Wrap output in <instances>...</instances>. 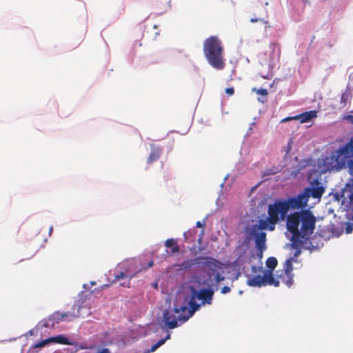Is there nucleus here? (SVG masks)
<instances>
[{
    "label": "nucleus",
    "instance_id": "obj_1",
    "mask_svg": "<svg viewBox=\"0 0 353 353\" xmlns=\"http://www.w3.org/2000/svg\"><path fill=\"white\" fill-rule=\"evenodd\" d=\"M316 221V217L309 210L295 212L288 215L286 228L292 234V243L290 246L292 249H295L292 256L294 262H296L295 258L301 254L297 242L302 244L310 239L315 229Z\"/></svg>",
    "mask_w": 353,
    "mask_h": 353
},
{
    "label": "nucleus",
    "instance_id": "obj_2",
    "mask_svg": "<svg viewBox=\"0 0 353 353\" xmlns=\"http://www.w3.org/2000/svg\"><path fill=\"white\" fill-rule=\"evenodd\" d=\"M203 53L208 63L216 70H223L225 63L221 41L216 36L207 38L203 42Z\"/></svg>",
    "mask_w": 353,
    "mask_h": 353
},
{
    "label": "nucleus",
    "instance_id": "obj_3",
    "mask_svg": "<svg viewBox=\"0 0 353 353\" xmlns=\"http://www.w3.org/2000/svg\"><path fill=\"white\" fill-rule=\"evenodd\" d=\"M288 205L284 199H276L273 203L268 205V217L265 219H259V223L261 228L272 231L275 229V225L280 221L287 219L288 212Z\"/></svg>",
    "mask_w": 353,
    "mask_h": 353
},
{
    "label": "nucleus",
    "instance_id": "obj_4",
    "mask_svg": "<svg viewBox=\"0 0 353 353\" xmlns=\"http://www.w3.org/2000/svg\"><path fill=\"white\" fill-rule=\"evenodd\" d=\"M191 294L188 300V305L190 308L188 309L187 305H178L174 303V312H183L185 314V316H182L180 319L183 321H188L196 311H197L201 305L196 303L198 295L196 294V290L194 287H190Z\"/></svg>",
    "mask_w": 353,
    "mask_h": 353
},
{
    "label": "nucleus",
    "instance_id": "obj_5",
    "mask_svg": "<svg viewBox=\"0 0 353 353\" xmlns=\"http://www.w3.org/2000/svg\"><path fill=\"white\" fill-rule=\"evenodd\" d=\"M83 308L82 306L74 305L72 308V312L64 313L55 312L48 317V321L51 322V327H53L56 323H59L61 321H72L82 316L81 310Z\"/></svg>",
    "mask_w": 353,
    "mask_h": 353
},
{
    "label": "nucleus",
    "instance_id": "obj_6",
    "mask_svg": "<svg viewBox=\"0 0 353 353\" xmlns=\"http://www.w3.org/2000/svg\"><path fill=\"white\" fill-rule=\"evenodd\" d=\"M353 158V137L342 147L332 154L331 159L338 165L344 164L348 159Z\"/></svg>",
    "mask_w": 353,
    "mask_h": 353
},
{
    "label": "nucleus",
    "instance_id": "obj_7",
    "mask_svg": "<svg viewBox=\"0 0 353 353\" xmlns=\"http://www.w3.org/2000/svg\"><path fill=\"white\" fill-rule=\"evenodd\" d=\"M182 316H185L183 312H175L174 309L172 310H165L163 313V319L166 327L169 329H174L177 327L181 324L186 322L180 318Z\"/></svg>",
    "mask_w": 353,
    "mask_h": 353
},
{
    "label": "nucleus",
    "instance_id": "obj_8",
    "mask_svg": "<svg viewBox=\"0 0 353 353\" xmlns=\"http://www.w3.org/2000/svg\"><path fill=\"white\" fill-rule=\"evenodd\" d=\"M265 229L261 228V224L258 223L252 226L249 232L250 236L254 237L256 248L260 252L261 255H262L263 250L266 248V234L263 232H259Z\"/></svg>",
    "mask_w": 353,
    "mask_h": 353
},
{
    "label": "nucleus",
    "instance_id": "obj_9",
    "mask_svg": "<svg viewBox=\"0 0 353 353\" xmlns=\"http://www.w3.org/2000/svg\"><path fill=\"white\" fill-rule=\"evenodd\" d=\"M307 196V194L305 195L303 191L296 196H292L287 199H284L285 203L288 205V210L305 208L307 205V203L309 201Z\"/></svg>",
    "mask_w": 353,
    "mask_h": 353
},
{
    "label": "nucleus",
    "instance_id": "obj_10",
    "mask_svg": "<svg viewBox=\"0 0 353 353\" xmlns=\"http://www.w3.org/2000/svg\"><path fill=\"white\" fill-rule=\"evenodd\" d=\"M293 261L294 257H290L288 259L284 264L282 273L278 274V278L281 279V281L288 287H290L294 283V274H292Z\"/></svg>",
    "mask_w": 353,
    "mask_h": 353
},
{
    "label": "nucleus",
    "instance_id": "obj_11",
    "mask_svg": "<svg viewBox=\"0 0 353 353\" xmlns=\"http://www.w3.org/2000/svg\"><path fill=\"white\" fill-rule=\"evenodd\" d=\"M310 188H306L303 190L305 195L307 194L308 200L311 196L314 199H320L325 192V188L321 183L319 179H315L310 182Z\"/></svg>",
    "mask_w": 353,
    "mask_h": 353
},
{
    "label": "nucleus",
    "instance_id": "obj_12",
    "mask_svg": "<svg viewBox=\"0 0 353 353\" xmlns=\"http://www.w3.org/2000/svg\"><path fill=\"white\" fill-rule=\"evenodd\" d=\"M199 264L213 272L220 269L222 265L219 261L210 256H199Z\"/></svg>",
    "mask_w": 353,
    "mask_h": 353
},
{
    "label": "nucleus",
    "instance_id": "obj_13",
    "mask_svg": "<svg viewBox=\"0 0 353 353\" xmlns=\"http://www.w3.org/2000/svg\"><path fill=\"white\" fill-rule=\"evenodd\" d=\"M214 293V290L210 288L201 289L199 291L196 290L198 299L201 300L202 304H211Z\"/></svg>",
    "mask_w": 353,
    "mask_h": 353
},
{
    "label": "nucleus",
    "instance_id": "obj_14",
    "mask_svg": "<svg viewBox=\"0 0 353 353\" xmlns=\"http://www.w3.org/2000/svg\"><path fill=\"white\" fill-rule=\"evenodd\" d=\"M263 281H264V286L265 285H274V287H279L280 284L281 279L278 278V274L276 275V278L273 276V272H265L263 274Z\"/></svg>",
    "mask_w": 353,
    "mask_h": 353
},
{
    "label": "nucleus",
    "instance_id": "obj_15",
    "mask_svg": "<svg viewBox=\"0 0 353 353\" xmlns=\"http://www.w3.org/2000/svg\"><path fill=\"white\" fill-rule=\"evenodd\" d=\"M317 117V112L316 110H310L299 114L294 117L295 120H299L301 123L310 121L312 119Z\"/></svg>",
    "mask_w": 353,
    "mask_h": 353
},
{
    "label": "nucleus",
    "instance_id": "obj_16",
    "mask_svg": "<svg viewBox=\"0 0 353 353\" xmlns=\"http://www.w3.org/2000/svg\"><path fill=\"white\" fill-rule=\"evenodd\" d=\"M134 275L135 274H130L121 272L119 274L115 275L114 281L121 280L122 281L120 283L121 286L130 288V280Z\"/></svg>",
    "mask_w": 353,
    "mask_h": 353
},
{
    "label": "nucleus",
    "instance_id": "obj_17",
    "mask_svg": "<svg viewBox=\"0 0 353 353\" xmlns=\"http://www.w3.org/2000/svg\"><path fill=\"white\" fill-rule=\"evenodd\" d=\"M161 152L162 149L161 148L151 145V152L148 157L147 162L148 163H152V162L157 161L161 156Z\"/></svg>",
    "mask_w": 353,
    "mask_h": 353
},
{
    "label": "nucleus",
    "instance_id": "obj_18",
    "mask_svg": "<svg viewBox=\"0 0 353 353\" xmlns=\"http://www.w3.org/2000/svg\"><path fill=\"white\" fill-rule=\"evenodd\" d=\"M247 285L251 287L264 286L263 275H256L249 277L246 281Z\"/></svg>",
    "mask_w": 353,
    "mask_h": 353
},
{
    "label": "nucleus",
    "instance_id": "obj_19",
    "mask_svg": "<svg viewBox=\"0 0 353 353\" xmlns=\"http://www.w3.org/2000/svg\"><path fill=\"white\" fill-rule=\"evenodd\" d=\"M196 264H199V256L183 261L179 265V267L181 270H188Z\"/></svg>",
    "mask_w": 353,
    "mask_h": 353
},
{
    "label": "nucleus",
    "instance_id": "obj_20",
    "mask_svg": "<svg viewBox=\"0 0 353 353\" xmlns=\"http://www.w3.org/2000/svg\"><path fill=\"white\" fill-rule=\"evenodd\" d=\"M165 245L166 248H172L170 252L172 254H176L180 251L179 246L174 239H167L165 242Z\"/></svg>",
    "mask_w": 353,
    "mask_h": 353
},
{
    "label": "nucleus",
    "instance_id": "obj_21",
    "mask_svg": "<svg viewBox=\"0 0 353 353\" xmlns=\"http://www.w3.org/2000/svg\"><path fill=\"white\" fill-rule=\"evenodd\" d=\"M170 337V334H167L166 336L163 339H160L159 341H157L155 344H154L150 349L146 350L145 353H150L156 351L160 346L163 345L165 342L169 339Z\"/></svg>",
    "mask_w": 353,
    "mask_h": 353
},
{
    "label": "nucleus",
    "instance_id": "obj_22",
    "mask_svg": "<svg viewBox=\"0 0 353 353\" xmlns=\"http://www.w3.org/2000/svg\"><path fill=\"white\" fill-rule=\"evenodd\" d=\"M278 264L277 260L274 257H269L266 260V266L268 268V270L265 272H273V270L276 267Z\"/></svg>",
    "mask_w": 353,
    "mask_h": 353
},
{
    "label": "nucleus",
    "instance_id": "obj_23",
    "mask_svg": "<svg viewBox=\"0 0 353 353\" xmlns=\"http://www.w3.org/2000/svg\"><path fill=\"white\" fill-rule=\"evenodd\" d=\"M53 341H55L57 343L63 344V345H70L71 343L69 341V339L67 337H65L64 336L59 335L57 336H55L52 339Z\"/></svg>",
    "mask_w": 353,
    "mask_h": 353
},
{
    "label": "nucleus",
    "instance_id": "obj_24",
    "mask_svg": "<svg viewBox=\"0 0 353 353\" xmlns=\"http://www.w3.org/2000/svg\"><path fill=\"white\" fill-rule=\"evenodd\" d=\"M214 280H215V284H216V290H217L218 285L219 284V283H221V281L225 280V276H223L219 272H217L215 275Z\"/></svg>",
    "mask_w": 353,
    "mask_h": 353
},
{
    "label": "nucleus",
    "instance_id": "obj_25",
    "mask_svg": "<svg viewBox=\"0 0 353 353\" xmlns=\"http://www.w3.org/2000/svg\"><path fill=\"white\" fill-rule=\"evenodd\" d=\"M350 94L347 92H345L341 94V103H343V105H345L347 102L349 101Z\"/></svg>",
    "mask_w": 353,
    "mask_h": 353
},
{
    "label": "nucleus",
    "instance_id": "obj_26",
    "mask_svg": "<svg viewBox=\"0 0 353 353\" xmlns=\"http://www.w3.org/2000/svg\"><path fill=\"white\" fill-rule=\"evenodd\" d=\"M225 91V93L228 94L229 96H232L234 93V90L233 88H227Z\"/></svg>",
    "mask_w": 353,
    "mask_h": 353
},
{
    "label": "nucleus",
    "instance_id": "obj_27",
    "mask_svg": "<svg viewBox=\"0 0 353 353\" xmlns=\"http://www.w3.org/2000/svg\"><path fill=\"white\" fill-rule=\"evenodd\" d=\"M231 290L230 288L228 287V286H224L223 288H221V292L222 294H227L228 292H230Z\"/></svg>",
    "mask_w": 353,
    "mask_h": 353
},
{
    "label": "nucleus",
    "instance_id": "obj_28",
    "mask_svg": "<svg viewBox=\"0 0 353 353\" xmlns=\"http://www.w3.org/2000/svg\"><path fill=\"white\" fill-rule=\"evenodd\" d=\"M257 94H259L261 95H267L268 91L266 89H259L257 90Z\"/></svg>",
    "mask_w": 353,
    "mask_h": 353
},
{
    "label": "nucleus",
    "instance_id": "obj_29",
    "mask_svg": "<svg viewBox=\"0 0 353 353\" xmlns=\"http://www.w3.org/2000/svg\"><path fill=\"white\" fill-rule=\"evenodd\" d=\"M97 353H110V351L108 348H102Z\"/></svg>",
    "mask_w": 353,
    "mask_h": 353
},
{
    "label": "nucleus",
    "instance_id": "obj_30",
    "mask_svg": "<svg viewBox=\"0 0 353 353\" xmlns=\"http://www.w3.org/2000/svg\"><path fill=\"white\" fill-rule=\"evenodd\" d=\"M43 326H44L45 327H48L51 326V322H49V321H48V319H46V320L43 322Z\"/></svg>",
    "mask_w": 353,
    "mask_h": 353
},
{
    "label": "nucleus",
    "instance_id": "obj_31",
    "mask_svg": "<svg viewBox=\"0 0 353 353\" xmlns=\"http://www.w3.org/2000/svg\"><path fill=\"white\" fill-rule=\"evenodd\" d=\"M291 120H295L294 119V117H286L285 119H283L281 122H286V121H291Z\"/></svg>",
    "mask_w": 353,
    "mask_h": 353
},
{
    "label": "nucleus",
    "instance_id": "obj_32",
    "mask_svg": "<svg viewBox=\"0 0 353 353\" xmlns=\"http://www.w3.org/2000/svg\"><path fill=\"white\" fill-rule=\"evenodd\" d=\"M153 265H154V262H153V261H149V262H148V268H151V267H152V266H153ZM146 269H147V268H145V270H146Z\"/></svg>",
    "mask_w": 353,
    "mask_h": 353
},
{
    "label": "nucleus",
    "instance_id": "obj_33",
    "mask_svg": "<svg viewBox=\"0 0 353 353\" xmlns=\"http://www.w3.org/2000/svg\"><path fill=\"white\" fill-rule=\"evenodd\" d=\"M203 225H203V224H202L200 221H197V222L196 223V226L197 228H202Z\"/></svg>",
    "mask_w": 353,
    "mask_h": 353
},
{
    "label": "nucleus",
    "instance_id": "obj_34",
    "mask_svg": "<svg viewBox=\"0 0 353 353\" xmlns=\"http://www.w3.org/2000/svg\"><path fill=\"white\" fill-rule=\"evenodd\" d=\"M46 341H43V342H41V343H40L37 344V347H41V346H43V345L44 344H46Z\"/></svg>",
    "mask_w": 353,
    "mask_h": 353
},
{
    "label": "nucleus",
    "instance_id": "obj_35",
    "mask_svg": "<svg viewBox=\"0 0 353 353\" xmlns=\"http://www.w3.org/2000/svg\"><path fill=\"white\" fill-rule=\"evenodd\" d=\"M352 232V228H347V232Z\"/></svg>",
    "mask_w": 353,
    "mask_h": 353
},
{
    "label": "nucleus",
    "instance_id": "obj_36",
    "mask_svg": "<svg viewBox=\"0 0 353 353\" xmlns=\"http://www.w3.org/2000/svg\"><path fill=\"white\" fill-rule=\"evenodd\" d=\"M183 236H184L185 239L187 240L188 239V236H187L186 232L183 233Z\"/></svg>",
    "mask_w": 353,
    "mask_h": 353
},
{
    "label": "nucleus",
    "instance_id": "obj_37",
    "mask_svg": "<svg viewBox=\"0 0 353 353\" xmlns=\"http://www.w3.org/2000/svg\"><path fill=\"white\" fill-rule=\"evenodd\" d=\"M52 230H53V228H52V226H51V227L50 228V230H49L50 233V232H52Z\"/></svg>",
    "mask_w": 353,
    "mask_h": 353
},
{
    "label": "nucleus",
    "instance_id": "obj_38",
    "mask_svg": "<svg viewBox=\"0 0 353 353\" xmlns=\"http://www.w3.org/2000/svg\"><path fill=\"white\" fill-rule=\"evenodd\" d=\"M251 21H252V22H256V21H257V19H251Z\"/></svg>",
    "mask_w": 353,
    "mask_h": 353
},
{
    "label": "nucleus",
    "instance_id": "obj_39",
    "mask_svg": "<svg viewBox=\"0 0 353 353\" xmlns=\"http://www.w3.org/2000/svg\"><path fill=\"white\" fill-rule=\"evenodd\" d=\"M303 1H305V2H307V0H303Z\"/></svg>",
    "mask_w": 353,
    "mask_h": 353
},
{
    "label": "nucleus",
    "instance_id": "obj_40",
    "mask_svg": "<svg viewBox=\"0 0 353 353\" xmlns=\"http://www.w3.org/2000/svg\"><path fill=\"white\" fill-rule=\"evenodd\" d=\"M143 353H145V352Z\"/></svg>",
    "mask_w": 353,
    "mask_h": 353
}]
</instances>
